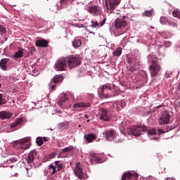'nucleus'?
Masks as SVG:
<instances>
[{"mask_svg": "<svg viewBox=\"0 0 180 180\" xmlns=\"http://www.w3.org/2000/svg\"><path fill=\"white\" fill-rule=\"evenodd\" d=\"M13 147L15 148L20 153H23L25 150L30 148V143H29V138H24L20 140L15 141L13 144Z\"/></svg>", "mask_w": 180, "mask_h": 180, "instance_id": "nucleus-1", "label": "nucleus"}, {"mask_svg": "<svg viewBox=\"0 0 180 180\" xmlns=\"http://www.w3.org/2000/svg\"><path fill=\"white\" fill-rule=\"evenodd\" d=\"M111 91L112 86L109 84H104L98 89V95L102 99H104L105 98H110Z\"/></svg>", "mask_w": 180, "mask_h": 180, "instance_id": "nucleus-2", "label": "nucleus"}, {"mask_svg": "<svg viewBox=\"0 0 180 180\" xmlns=\"http://www.w3.org/2000/svg\"><path fill=\"white\" fill-rule=\"evenodd\" d=\"M121 0H105L103 4L105 11L107 13H112V11H115L116 7L120 4Z\"/></svg>", "mask_w": 180, "mask_h": 180, "instance_id": "nucleus-3", "label": "nucleus"}, {"mask_svg": "<svg viewBox=\"0 0 180 180\" xmlns=\"http://www.w3.org/2000/svg\"><path fill=\"white\" fill-rule=\"evenodd\" d=\"M66 61L70 68H74L81 64V58L78 55L69 56L66 57Z\"/></svg>", "mask_w": 180, "mask_h": 180, "instance_id": "nucleus-4", "label": "nucleus"}, {"mask_svg": "<svg viewBox=\"0 0 180 180\" xmlns=\"http://www.w3.org/2000/svg\"><path fill=\"white\" fill-rule=\"evenodd\" d=\"M67 65H68V63L67 62L66 58H62L58 59L55 64V70L56 71H65Z\"/></svg>", "mask_w": 180, "mask_h": 180, "instance_id": "nucleus-5", "label": "nucleus"}, {"mask_svg": "<svg viewBox=\"0 0 180 180\" xmlns=\"http://www.w3.org/2000/svg\"><path fill=\"white\" fill-rule=\"evenodd\" d=\"M127 63L129 64V71L131 72H136L137 70V68L136 65H137V63H139V60H137V58L136 56H129L127 58Z\"/></svg>", "mask_w": 180, "mask_h": 180, "instance_id": "nucleus-6", "label": "nucleus"}, {"mask_svg": "<svg viewBox=\"0 0 180 180\" xmlns=\"http://www.w3.org/2000/svg\"><path fill=\"white\" fill-rule=\"evenodd\" d=\"M103 134L105 135L107 141H113V140H115V139L117 137V134H116V131L113 129L105 130Z\"/></svg>", "mask_w": 180, "mask_h": 180, "instance_id": "nucleus-7", "label": "nucleus"}, {"mask_svg": "<svg viewBox=\"0 0 180 180\" xmlns=\"http://www.w3.org/2000/svg\"><path fill=\"white\" fill-rule=\"evenodd\" d=\"M127 17L123 16L122 18H117L115 20V27L116 29H122V27H126L127 26V21H126Z\"/></svg>", "mask_w": 180, "mask_h": 180, "instance_id": "nucleus-8", "label": "nucleus"}, {"mask_svg": "<svg viewBox=\"0 0 180 180\" xmlns=\"http://www.w3.org/2000/svg\"><path fill=\"white\" fill-rule=\"evenodd\" d=\"M146 128H141L139 126L133 127L132 128H130L129 134H131V136H139L141 134L142 131H145Z\"/></svg>", "mask_w": 180, "mask_h": 180, "instance_id": "nucleus-9", "label": "nucleus"}, {"mask_svg": "<svg viewBox=\"0 0 180 180\" xmlns=\"http://www.w3.org/2000/svg\"><path fill=\"white\" fill-rule=\"evenodd\" d=\"M139 174L137 173H133L127 172L124 173L122 176V180H137Z\"/></svg>", "mask_w": 180, "mask_h": 180, "instance_id": "nucleus-10", "label": "nucleus"}, {"mask_svg": "<svg viewBox=\"0 0 180 180\" xmlns=\"http://www.w3.org/2000/svg\"><path fill=\"white\" fill-rule=\"evenodd\" d=\"M87 11L89 12V13H91V15H95L96 16H98V15H101L102 13V8L98 6H89L87 8Z\"/></svg>", "mask_w": 180, "mask_h": 180, "instance_id": "nucleus-11", "label": "nucleus"}, {"mask_svg": "<svg viewBox=\"0 0 180 180\" xmlns=\"http://www.w3.org/2000/svg\"><path fill=\"white\" fill-rule=\"evenodd\" d=\"M91 102H79L76 103L73 105V108L77 110H79V109L85 108H91Z\"/></svg>", "mask_w": 180, "mask_h": 180, "instance_id": "nucleus-12", "label": "nucleus"}, {"mask_svg": "<svg viewBox=\"0 0 180 180\" xmlns=\"http://www.w3.org/2000/svg\"><path fill=\"white\" fill-rule=\"evenodd\" d=\"M171 117V115L168 114L167 110H165L164 114L161 116L160 122V124H168L169 123V119Z\"/></svg>", "mask_w": 180, "mask_h": 180, "instance_id": "nucleus-13", "label": "nucleus"}, {"mask_svg": "<svg viewBox=\"0 0 180 180\" xmlns=\"http://www.w3.org/2000/svg\"><path fill=\"white\" fill-rule=\"evenodd\" d=\"M37 155V152L36 150H32L27 155V158L26 159V161L27 164H32L33 161H34V158Z\"/></svg>", "mask_w": 180, "mask_h": 180, "instance_id": "nucleus-14", "label": "nucleus"}, {"mask_svg": "<svg viewBox=\"0 0 180 180\" xmlns=\"http://www.w3.org/2000/svg\"><path fill=\"white\" fill-rule=\"evenodd\" d=\"M84 139L87 143H92L94 140H96V134L95 133L86 134L84 136Z\"/></svg>", "mask_w": 180, "mask_h": 180, "instance_id": "nucleus-15", "label": "nucleus"}, {"mask_svg": "<svg viewBox=\"0 0 180 180\" xmlns=\"http://www.w3.org/2000/svg\"><path fill=\"white\" fill-rule=\"evenodd\" d=\"M37 47L46 48L49 46V41L46 39H38L35 42Z\"/></svg>", "mask_w": 180, "mask_h": 180, "instance_id": "nucleus-16", "label": "nucleus"}, {"mask_svg": "<svg viewBox=\"0 0 180 180\" xmlns=\"http://www.w3.org/2000/svg\"><path fill=\"white\" fill-rule=\"evenodd\" d=\"M126 106V101L124 100H121L120 101H116L115 103L113 104V107L117 108V110L119 112V110H122L123 108H125Z\"/></svg>", "mask_w": 180, "mask_h": 180, "instance_id": "nucleus-17", "label": "nucleus"}, {"mask_svg": "<svg viewBox=\"0 0 180 180\" xmlns=\"http://www.w3.org/2000/svg\"><path fill=\"white\" fill-rule=\"evenodd\" d=\"M101 119L104 120V122H108L110 120V112L105 110V109L102 110V112L101 114Z\"/></svg>", "mask_w": 180, "mask_h": 180, "instance_id": "nucleus-18", "label": "nucleus"}, {"mask_svg": "<svg viewBox=\"0 0 180 180\" xmlns=\"http://www.w3.org/2000/svg\"><path fill=\"white\" fill-rule=\"evenodd\" d=\"M75 175L79 178V179H84V171L81 167H76V168L74 169Z\"/></svg>", "mask_w": 180, "mask_h": 180, "instance_id": "nucleus-19", "label": "nucleus"}, {"mask_svg": "<svg viewBox=\"0 0 180 180\" xmlns=\"http://www.w3.org/2000/svg\"><path fill=\"white\" fill-rule=\"evenodd\" d=\"M148 136L150 137V140H158L157 131L155 129H150L147 131Z\"/></svg>", "mask_w": 180, "mask_h": 180, "instance_id": "nucleus-20", "label": "nucleus"}, {"mask_svg": "<svg viewBox=\"0 0 180 180\" xmlns=\"http://www.w3.org/2000/svg\"><path fill=\"white\" fill-rule=\"evenodd\" d=\"M150 74L152 77H157V74H158V65H152L150 66Z\"/></svg>", "mask_w": 180, "mask_h": 180, "instance_id": "nucleus-21", "label": "nucleus"}, {"mask_svg": "<svg viewBox=\"0 0 180 180\" xmlns=\"http://www.w3.org/2000/svg\"><path fill=\"white\" fill-rule=\"evenodd\" d=\"M75 1L77 0H60V4L63 8H68Z\"/></svg>", "mask_w": 180, "mask_h": 180, "instance_id": "nucleus-22", "label": "nucleus"}, {"mask_svg": "<svg viewBox=\"0 0 180 180\" xmlns=\"http://www.w3.org/2000/svg\"><path fill=\"white\" fill-rule=\"evenodd\" d=\"M72 46L75 49H79L82 46V40L79 38H75L72 41Z\"/></svg>", "mask_w": 180, "mask_h": 180, "instance_id": "nucleus-23", "label": "nucleus"}, {"mask_svg": "<svg viewBox=\"0 0 180 180\" xmlns=\"http://www.w3.org/2000/svg\"><path fill=\"white\" fill-rule=\"evenodd\" d=\"M9 61V59H1V60L0 61V68H1V70H4V71H7L8 70V62Z\"/></svg>", "mask_w": 180, "mask_h": 180, "instance_id": "nucleus-24", "label": "nucleus"}, {"mask_svg": "<svg viewBox=\"0 0 180 180\" xmlns=\"http://www.w3.org/2000/svg\"><path fill=\"white\" fill-rule=\"evenodd\" d=\"M64 79V77L61 75H58L53 77V80H51V82L53 84H60V82H63Z\"/></svg>", "mask_w": 180, "mask_h": 180, "instance_id": "nucleus-25", "label": "nucleus"}, {"mask_svg": "<svg viewBox=\"0 0 180 180\" xmlns=\"http://www.w3.org/2000/svg\"><path fill=\"white\" fill-rule=\"evenodd\" d=\"M69 126H70V122L68 121H65L58 124V127L59 130H65V129H68Z\"/></svg>", "mask_w": 180, "mask_h": 180, "instance_id": "nucleus-26", "label": "nucleus"}, {"mask_svg": "<svg viewBox=\"0 0 180 180\" xmlns=\"http://www.w3.org/2000/svg\"><path fill=\"white\" fill-rule=\"evenodd\" d=\"M90 161L91 164L95 162L99 163L101 162V158L96 157V153L91 152L90 153Z\"/></svg>", "mask_w": 180, "mask_h": 180, "instance_id": "nucleus-27", "label": "nucleus"}, {"mask_svg": "<svg viewBox=\"0 0 180 180\" xmlns=\"http://www.w3.org/2000/svg\"><path fill=\"white\" fill-rule=\"evenodd\" d=\"M12 115L9 112L6 111H1L0 112V119H2V120L5 119H11V117Z\"/></svg>", "mask_w": 180, "mask_h": 180, "instance_id": "nucleus-28", "label": "nucleus"}, {"mask_svg": "<svg viewBox=\"0 0 180 180\" xmlns=\"http://www.w3.org/2000/svg\"><path fill=\"white\" fill-rule=\"evenodd\" d=\"M18 160H19V156L18 155H12L9 157V159L7 160V164L17 162Z\"/></svg>", "mask_w": 180, "mask_h": 180, "instance_id": "nucleus-29", "label": "nucleus"}, {"mask_svg": "<svg viewBox=\"0 0 180 180\" xmlns=\"http://www.w3.org/2000/svg\"><path fill=\"white\" fill-rule=\"evenodd\" d=\"M53 165L56 167V170L58 172H60V171H61L62 168L63 167V162H60L58 160H56L53 162Z\"/></svg>", "mask_w": 180, "mask_h": 180, "instance_id": "nucleus-30", "label": "nucleus"}, {"mask_svg": "<svg viewBox=\"0 0 180 180\" xmlns=\"http://www.w3.org/2000/svg\"><path fill=\"white\" fill-rule=\"evenodd\" d=\"M56 172H58L56 169V167H54V165H50L48 168V173L50 174V175H54Z\"/></svg>", "mask_w": 180, "mask_h": 180, "instance_id": "nucleus-31", "label": "nucleus"}, {"mask_svg": "<svg viewBox=\"0 0 180 180\" xmlns=\"http://www.w3.org/2000/svg\"><path fill=\"white\" fill-rule=\"evenodd\" d=\"M23 51H25V49L18 50L13 56V58H22V57H23Z\"/></svg>", "mask_w": 180, "mask_h": 180, "instance_id": "nucleus-32", "label": "nucleus"}, {"mask_svg": "<svg viewBox=\"0 0 180 180\" xmlns=\"http://www.w3.org/2000/svg\"><path fill=\"white\" fill-rule=\"evenodd\" d=\"M110 92L111 94H110V98H112L113 96H117V95L120 94V90L117 88H112Z\"/></svg>", "mask_w": 180, "mask_h": 180, "instance_id": "nucleus-33", "label": "nucleus"}, {"mask_svg": "<svg viewBox=\"0 0 180 180\" xmlns=\"http://www.w3.org/2000/svg\"><path fill=\"white\" fill-rule=\"evenodd\" d=\"M154 13V9L151 8L150 11H146L143 13L142 16H146L147 18H151Z\"/></svg>", "mask_w": 180, "mask_h": 180, "instance_id": "nucleus-34", "label": "nucleus"}, {"mask_svg": "<svg viewBox=\"0 0 180 180\" xmlns=\"http://www.w3.org/2000/svg\"><path fill=\"white\" fill-rule=\"evenodd\" d=\"M115 57H120L122 56V47L117 48L112 53Z\"/></svg>", "mask_w": 180, "mask_h": 180, "instance_id": "nucleus-35", "label": "nucleus"}, {"mask_svg": "<svg viewBox=\"0 0 180 180\" xmlns=\"http://www.w3.org/2000/svg\"><path fill=\"white\" fill-rule=\"evenodd\" d=\"M25 171L28 177L33 175V168L32 167V165H30L28 167H25Z\"/></svg>", "mask_w": 180, "mask_h": 180, "instance_id": "nucleus-36", "label": "nucleus"}, {"mask_svg": "<svg viewBox=\"0 0 180 180\" xmlns=\"http://www.w3.org/2000/svg\"><path fill=\"white\" fill-rule=\"evenodd\" d=\"M68 96L63 95L60 98L59 105H63V103H65V102H68Z\"/></svg>", "mask_w": 180, "mask_h": 180, "instance_id": "nucleus-37", "label": "nucleus"}, {"mask_svg": "<svg viewBox=\"0 0 180 180\" xmlns=\"http://www.w3.org/2000/svg\"><path fill=\"white\" fill-rule=\"evenodd\" d=\"M23 121L20 118H17L15 122L11 124V127H16V126H19V124H22Z\"/></svg>", "mask_w": 180, "mask_h": 180, "instance_id": "nucleus-38", "label": "nucleus"}, {"mask_svg": "<svg viewBox=\"0 0 180 180\" xmlns=\"http://www.w3.org/2000/svg\"><path fill=\"white\" fill-rule=\"evenodd\" d=\"M91 27H99V23L98 22V21L95 19H93L91 20Z\"/></svg>", "mask_w": 180, "mask_h": 180, "instance_id": "nucleus-39", "label": "nucleus"}, {"mask_svg": "<svg viewBox=\"0 0 180 180\" xmlns=\"http://www.w3.org/2000/svg\"><path fill=\"white\" fill-rule=\"evenodd\" d=\"M74 150V146H68L63 149H62V153H70V151H72Z\"/></svg>", "mask_w": 180, "mask_h": 180, "instance_id": "nucleus-40", "label": "nucleus"}, {"mask_svg": "<svg viewBox=\"0 0 180 180\" xmlns=\"http://www.w3.org/2000/svg\"><path fill=\"white\" fill-rule=\"evenodd\" d=\"M36 143L38 146H43V137L41 136H38L36 139Z\"/></svg>", "mask_w": 180, "mask_h": 180, "instance_id": "nucleus-41", "label": "nucleus"}, {"mask_svg": "<svg viewBox=\"0 0 180 180\" xmlns=\"http://www.w3.org/2000/svg\"><path fill=\"white\" fill-rule=\"evenodd\" d=\"M172 15L174 18H180V11L178 10H176L172 12Z\"/></svg>", "mask_w": 180, "mask_h": 180, "instance_id": "nucleus-42", "label": "nucleus"}, {"mask_svg": "<svg viewBox=\"0 0 180 180\" xmlns=\"http://www.w3.org/2000/svg\"><path fill=\"white\" fill-rule=\"evenodd\" d=\"M57 157V152H53L49 155V158L50 160H53V158H56Z\"/></svg>", "mask_w": 180, "mask_h": 180, "instance_id": "nucleus-43", "label": "nucleus"}, {"mask_svg": "<svg viewBox=\"0 0 180 180\" xmlns=\"http://www.w3.org/2000/svg\"><path fill=\"white\" fill-rule=\"evenodd\" d=\"M105 22H106V17H103V20L99 22L98 27H102V26H103V25H105Z\"/></svg>", "mask_w": 180, "mask_h": 180, "instance_id": "nucleus-44", "label": "nucleus"}, {"mask_svg": "<svg viewBox=\"0 0 180 180\" xmlns=\"http://www.w3.org/2000/svg\"><path fill=\"white\" fill-rule=\"evenodd\" d=\"M0 33H6V28L0 25Z\"/></svg>", "mask_w": 180, "mask_h": 180, "instance_id": "nucleus-45", "label": "nucleus"}, {"mask_svg": "<svg viewBox=\"0 0 180 180\" xmlns=\"http://www.w3.org/2000/svg\"><path fill=\"white\" fill-rule=\"evenodd\" d=\"M160 22L162 25H164V23L167 22V20L165 19V18L162 17L160 18Z\"/></svg>", "mask_w": 180, "mask_h": 180, "instance_id": "nucleus-46", "label": "nucleus"}, {"mask_svg": "<svg viewBox=\"0 0 180 180\" xmlns=\"http://www.w3.org/2000/svg\"><path fill=\"white\" fill-rule=\"evenodd\" d=\"M5 104V101L4 100L2 94H0V105Z\"/></svg>", "mask_w": 180, "mask_h": 180, "instance_id": "nucleus-47", "label": "nucleus"}, {"mask_svg": "<svg viewBox=\"0 0 180 180\" xmlns=\"http://www.w3.org/2000/svg\"><path fill=\"white\" fill-rule=\"evenodd\" d=\"M122 141H124V139L122 138H120L117 140L115 141V143L117 144V143H122Z\"/></svg>", "mask_w": 180, "mask_h": 180, "instance_id": "nucleus-48", "label": "nucleus"}, {"mask_svg": "<svg viewBox=\"0 0 180 180\" xmlns=\"http://www.w3.org/2000/svg\"><path fill=\"white\" fill-rule=\"evenodd\" d=\"M158 109H160V110H165V105H158Z\"/></svg>", "mask_w": 180, "mask_h": 180, "instance_id": "nucleus-49", "label": "nucleus"}, {"mask_svg": "<svg viewBox=\"0 0 180 180\" xmlns=\"http://www.w3.org/2000/svg\"><path fill=\"white\" fill-rule=\"evenodd\" d=\"M49 88H51V89H52V90H54V89H56V85H52L51 83H50Z\"/></svg>", "mask_w": 180, "mask_h": 180, "instance_id": "nucleus-50", "label": "nucleus"}, {"mask_svg": "<svg viewBox=\"0 0 180 180\" xmlns=\"http://www.w3.org/2000/svg\"><path fill=\"white\" fill-rule=\"evenodd\" d=\"M69 96L72 99V101H74L75 99V97L74 96L73 94H70Z\"/></svg>", "mask_w": 180, "mask_h": 180, "instance_id": "nucleus-51", "label": "nucleus"}, {"mask_svg": "<svg viewBox=\"0 0 180 180\" xmlns=\"http://www.w3.org/2000/svg\"><path fill=\"white\" fill-rule=\"evenodd\" d=\"M77 27H79V29H81V27H85V25H82V24L78 23Z\"/></svg>", "mask_w": 180, "mask_h": 180, "instance_id": "nucleus-52", "label": "nucleus"}, {"mask_svg": "<svg viewBox=\"0 0 180 180\" xmlns=\"http://www.w3.org/2000/svg\"><path fill=\"white\" fill-rule=\"evenodd\" d=\"M161 133L164 134L165 131H164L162 129H158V134H161Z\"/></svg>", "mask_w": 180, "mask_h": 180, "instance_id": "nucleus-53", "label": "nucleus"}, {"mask_svg": "<svg viewBox=\"0 0 180 180\" xmlns=\"http://www.w3.org/2000/svg\"><path fill=\"white\" fill-rule=\"evenodd\" d=\"M55 112H56V113H59V114L63 113V112H61V110H60L58 109L55 110Z\"/></svg>", "mask_w": 180, "mask_h": 180, "instance_id": "nucleus-54", "label": "nucleus"}, {"mask_svg": "<svg viewBox=\"0 0 180 180\" xmlns=\"http://www.w3.org/2000/svg\"><path fill=\"white\" fill-rule=\"evenodd\" d=\"M44 141H49V139H47L46 137H42V143H43Z\"/></svg>", "mask_w": 180, "mask_h": 180, "instance_id": "nucleus-55", "label": "nucleus"}, {"mask_svg": "<svg viewBox=\"0 0 180 180\" xmlns=\"http://www.w3.org/2000/svg\"><path fill=\"white\" fill-rule=\"evenodd\" d=\"M165 180H175V178L169 177V178H166Z\"/></svg>", "mask_w": 180, "mask_h": 180, "instance_id": "nucleus-56", "label": "nucleus"}, {"mask_svg": "<svg viewBox=\"0 0 180 180\" xmlns=\"http://www.w3.org/2000/svg\"><path fill=\"white\" fill-rule=\"evenodd\" d=\"M151 113L150 110H148L146 112H145V116H147V115H150Z\"/></svg>", "mask_w": 180, "mask_h": 180, "instance_id": "nucleus-57", "label": "nucleus"}, {"mask_svg": "<svg viewBox=\"0 0 180 180\" xmlns=\"http://www.w3.org/2000/svg\"><path fill=\"white\" fill-rule=\"evenodd\" d=\"M30 51H36V49L34 47L30 48Z\"/></svg>", "mask_w": 180, "mask_h": 180, "instance_id": "nucleus-58", "label": "nucleus"}, {"mask_svg": "<svg viewBox=\"0 0 180 180\" xmlns=\"http://www.w3.org/2000/svg\"><path fill=\"white\" fill-rule=\"evenodd\" d=\"M72 26H75V27H78V23L72 24Z\"/></svg>", "mask_w": 180, "mask_h": 180, "instance_id": "nucleus-59", "label": "nucleus"}, {"mask_svg": "<svg viewBox=\"0 0 180 180\" xmlns=\"http://www.w3.org/2000/svg\"><path fill=\"white\" fill-rule=\"evenodd\" d=\"M84 117H86V119H89V116L88 115H84Z\"/></svg>", "mask_w": 180, "mask_h": 180, "instance_id": "nucleus-60", "label": "nucleus"}, {"mask_svg": "<svg viewBox=\"0 0 180 180\" xmlns=\"http://www.w3.org/2000/svg\"><path fill=\"white\" fill-rule=\"evenodd\" d=\"M169 130H171V128H169V127H167V131H169Z\"/></svg>", "mask_w": 180, "mask_h": 180, "instance_id": "nucleus-61", "label": "nucleus"}, {"mask_svg": "<svg viewBox=\"0 0 180 180\" xmlns=\"http://www.w3.org/2000/svg\"><path fill=\"white\" fill-rule=\"evenodd\" d=\"M58 158H61V155H60V154H59V155H58Z\"/></svg>", "mask_w": 180, "mask_h": 180, "instance_id": "nucleus-62", "label": "nucleus"}, {"mask_svg": "<svg viewBox=\"0 0 180 180\" xmlns=\"http://www.w3.org/2000/svg\"><path fill=\"white\" fill-rule=\"evenodd\" d=\"M8 167V165H3V167H4V168H5V167Z\"/></svg>", "mask_w": 180, "mask_h": 180, "instance_id": "nucleus-63", "label": "nucleus"}, {"mask_svg": "<svg viewBox=\"0 0 180 180\" xmlns=\"http://www.w3.org/2000/svg\"><path fill=\"white\" fill-rule=\"evenodd\" d=\"M160 70H161V68L158 66V71H160Z\"/></svg>", "mask_w": 180, "mask_h": 180, "instance_id": "nucleus-64", "label": "nucleus"}]
</instances>
